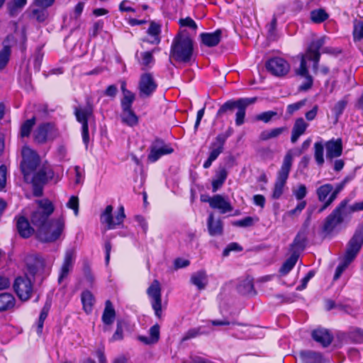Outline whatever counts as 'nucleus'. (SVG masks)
<instances>
[{
  "instance_id": "1",
  "label": "nucleus",
  "mask_w": 363,
  "mask_h": 363,
  "mask_svg": "<svg viewBox=\"0 0 363 363\" xmlns=\"http://www.w3.org/2000/svg\"><path fill=\"white\" fill-rule=\"evenodd\" d=\"M363 246V223L359 224L347 244L346 251L343 262L340 264L333 277L334 280L338 279L348 265L355 259Z\"/></svg>"
},
{
  "instance_id": "2",
  "label": "nucleus",
  "mask_w": 363,
  "mask_h": 363,
  "mask_svg": "<svg viewBox=\"0 0 363 363\" xmlns=\"http://www.w3.org/2000/svg\"><path fill=\"white\" fill-rule=\"evenodd\" d=\"M193 41L184 30L174 38L170 50V57L180 62H188L193 55Z\"/></svg>"
},
{
  "instance_id": "3",
  "label": "nucleus",
  "mask_w": 363,
  "mask_h": 363,
  "mask_svg": "<svg viewBox=\"0 0 363 363\" xmlns=\"http://www.w3.org/2000/svg\"><path fill=\"white\" fill-rule=\"evenodd\" d=\"M257 98H241L236 101L229 100L224 103L217 112V117H220L228 111H233L235 108L238 109L235 118V124L238 126L245 123L246 108L254 104Z\"/></svg>"
},
{
  "instance_id": "4",
  "label": "nucleus",
  "mask_w": 363,
  "mask_h": 363,
  "mask_svg": "<svg viewBox=\"0 0 363 363\" xmlns=\"http://www.w3.org/2000/svg\"><path fill=\"white\" fill-rule=\"evenodd\" d=\"M292 162L293 155L291 151H289L285 155L281 169L279 170L277 174V177L272 192V198L274 199H279L284 193V189L292 166Z\"/></svg>"
},
{
  "instance_id": "5",
  "label": "nucleus",
  "mask_w": 363,
  "mask_h": 363,
  "mask_svg": "<svg viewBox=\"0 0 363 363\" xmlns=\"http://www.w3.org/2000/svg\"><path fill=\"white\" fill-rule=\"evenodd\" d=\"M65 229L63 218L52 219L45 228L38 232V238L43 242H52L57 240Z\"/></svg>"
},
{
  "instance_id": "6",
  "label": "nucleus",
  "mask_w": 363,
  "mask_h": 363,
  "mask_svg": "<svg viewBox=\"0 0 363 363\" xmlns=\"http://www.w3.org/2000/svg\"><path fill=\"white\" fill-rule=\"evenodd\" d=\"M53 211L54 206L50 201L45 200L38 202V207L32 213L30 216L31 223L37 228V233L45 228L46 224L50 221L49 217Z\"/></svg>"
},
{
  "instance_id": "7",
  "label": "nucleus",
  "mask_w": 363,
  "mask_h": 363,
  "mask_svg": "<svg viewBox=\"0 0 363 363\" xmlns=\"http://www.w3.org/2000/svg\"><path fill=\"white\" fill-rule=\"evenodd\" d=\"M233 134L232 128H229L225 133L218 134L209 146V155L203 163V168H209L224 150V145L227 139Z\"/></svg>"
},
{
  "instance_id": "8",
  "label": "nucleus",
  "mask_w": 363,
  "mask_h": 363,
  "mask_svg": "<svg viewBox=\"0 0 363 363\" xmlns=\"http://www.w3.org/2000/svg\"><path fill=\"white\" fill-rule=\"evenodd\" d=\"M94 106L90 99H86L84 107H75L74 115L77 121L82 123V138L84 143H87L89 140L88 120L93 116Z\"/></svg>"
},
{
  "instance_id": "9",
  "label": "nucleus",
  "mask_w": 363,
  "mask_h": 363,
  "mask_svg": "<svg viewBox=\"0 0 363 363\" xmlns=\"http://www.w3.org/2000/svg\"><path fill=\"white\" fill-rule=\"evenodd\" d=\"M21 155L22 161L21 162V169L25 180L27 181L30 174L39 164L40 159L38 155L27 146L22 148Z\"/></svg>"
},
{
  "instance_id": "10",
  "label": "nucleus",
  "mask_w": 363,
  "mask_h": 363,
  "mask_svg": "<svg viewBox=\"0 0 363 363\" xmlns=\"http://www.w3.org/2000/svg\"><path fill=\"white\" fill-rule=\"evenodd\" d=\"M347 200H343L325 218L323 230L328 233H331L338 225L344 221L346 212Z\"/></svg>"
},
{
  "instance_id": "11",
  "label": "nucleus",
  "mask_w": 363,
  "mask_h": 363,
  "mask_svg": "<svg viewBox=\"0 0 363 363\" xmlns=\"http://www.w3.org/2000/svg\"><path fill=\"white\" fill-rule=\"evenodd\" d=\"M13 287L16 295L22 301L29 300L33 292V283L27 275L16 277Z\"/></svg>"
},
{
  "instance_id": "12",
  "label": "nucleus",
  "mask_w": 363,
  "mask_h": 363,
  "mask_svg": "<svg viewBox=\"0 0 363 363\" xmlns=\"http://www.w3.org/2000/svg\"><path fill=\"white\" fill-rule=\"evenodd\" d=\"M34 140L39 144H43L48 140H53L58 135L57 130L52 123L40 124L33 133Z\"/></svg>"
},
{
  "instance_id": "13",
  "label": "nucleus",
  "mask_w": 363,
  "mask_h": 363,
  "mask_svg": "<svg viewBox=\"0 0 363 363\" xmlns=\"http://www.w3.org/2000/svg\"><path fill=\"white\" fill-rule=\"evenodd\" d=\"M147 294L150 298L152 309L155 315L160 318L162 316V294L160 284L157 280H154L147 289Z\"/></svg>"
},
{
  "instance_id": "14",
  "label": "nucleus",
  "mask_w": 363,
  "mask_h": 363,
  "mask_svg": "<svg viewBox=\"0 0 363 363\" xmlns=\"http://www.w3.org/2000/svg\"><path fill=\"white\" fill-rule=\"evenodd\" d=\"M267 70L274 76L283 77L290 70L289 63L282 57L270 58L265 63Z\"/></svg>"
},
{
  "instance_id": "15",
  "label": "nucleus",
  "mask_w": 363,
  "mask_h": 363,
  "mask_svg": "<svg viewBox=\"0 0 363 363\" xmlns=\"http://www.w3.org/2000/svg\"><path fill=\"white\" fill-rule=\"evenodd\" d=\"M324 44V37L316 40H313L309 45L306 53L301 56V60L304 57L306 61L308 60L313 62V69L315 72H316L318 69V62L320 57V50Z\"/></svg>"
},
{
  "instance_id": "16",
  "label": "nucleus",
  "mask_w": 363,
  "mask_h": 363,
  "mask_svg": "<svg viewBox=\"0 0 363 363\" xmlns=\"http://www.w3.org/2000/svg\"><path fill=\"white\" fill-rule=\"evenodd\" d=\"M150 149V152L147 158L152 162H156L164 155H169L174 152V149L169 145L166 144L164 140L160 139H155Z\"/></svg>"
},
{
  "instance_id": "17",
  "label": "nucleus",
  "mask_w": 363,
  "mask_h": 363,
  "mask_svg": "<svg viewBox=\"0 0 363 363\" xmlns=\"http://www.w3.org/2000/svg\"><path fill=\"white\" fill-rule=\"evenodd\" d=\"M112 211L113 206L108 205L101 216V223H106L108 229H113L116 225H121L125 218L124 208L123 206L119 208L118 212L114 218L112 216Z\"/></svg>"
},
{
  "instance_id": "18",
  "label": "nucleus",
  "mask_w": 363,
  "mask_h": 363,
  "mask_svg": "<svg viewBox=\"0 0 363 363\" xmlns=\"http://www.w3.org/2000/svg\"><path fill=\"white\" fill-rule=\"evenodd\" d=\"M157 84L151 73H144L140 76L138 84L139 95L142 98L150 97L156 90Z\"/></svg>"
},
{
  "instance_id": "19",
  "label": "nucleus",
  "mask_w": 363,
  "mask_h": 363,
  "mask_svg": "<svg viewBox=\"0 0 363 363\" xmlns=\"http://www.w3.org/2000/svg\"><path fill=\"white\" fill-rule=\"evenodd\" d=\"M75 257L76 253L73 248H69L66 250L57 280L60 284L67 277L69 273L72 270Z\"/></svg>"
},
{
  "instance_id": "20",
  "label": "nucleus",
  "mask_w": 363,
  "mask_h": 363,
  "mask_svg": "<svg viewBox=\"0 0 363 363\" xmlns=\"http://www.w3.org/2000/svg\"><path fill=\"white\" fill-rule=\"evenodd\" d=\"M201 201L208 202L212 208L218 209L221 213H225L233 210L230 202L220 194H216L208 199H204L201 196Z\"/></svg>"
},
{
  "instance_id": "21",
  "label": "nucleus",
  "mask_w": 363,
  "mask_h": 363,
  "mask_svg": "<svg viewBox=\"0 0 363 363\" xmlns=\"http://www.w3.org/2000/svg\"><path fill=\"white\" fill-rule=\"evenodd\" d=\"M326 149V158L333 162L334 157H340L342 152V144L341 139H332L325 145Z\"/></svg>"
},
{
  "instance_id": "22",
  "label": "nucleus",
  "mask_w": 363,
  "mask_h": 363,
  "mask_svg": "<svg viewBox=\"0 0 363 363\" xmlns=\"http://www.w3.org/2000/svg\"><path fill=\"white\" fill-rule=\"evenodd\" d=\"M26 264L28 272L33 276H35L41 272L45 268L44 259L41 257L36 255L27 257Z\"/></svg>"
},
{
  "instance_id": "23",
  "label": "nucleus",
  "mask_w": 363,
  "mask_h": 363,
  "mask_svg": "<svg viewBox=\"0 0 363 363\" xmlns=\"http://www.w3.org/2000/svg\"><path fill=\"white\" fill-rule=\"evenodd\" d=\"M190 283L198 290H203L208 284V278L206 270L201 269L194 272L190 277Z\"/></svg>"
},
{
  "instance_id": "24",
  "label": "nucleus",
  "mask_w": 363,
  "mask_h": 363,
  "mask_svg": "<svg viewBox=\"0 0 363 363\" xmlns=\"http://www.w3.org/2000/svg\"><path fill=\"white\" fill-rule=\"evenodd\" d=\"M299 357L302 363H324L325 360L319 352L313 350H301L299 352Z\"/></svg>"
},
{
  "instance_id": "25",
  "label": "nucleus",
  "mask_w": 363,
  "mask_h": 363,
  "mask_svg": "<svg viewBox=\"0 0 363 363\" xmlns=\"http://www.w3.org/2000/svg\"><path fill=\"white\" fill-rule=\"evenodd\" d=\"M313 339L321 344L323 347H326L330 345L333 341V337L330 332L324 328H318L312 332Z\"/></svg>"
},
{
  "instance_id": "26",
  "label": "nucleus",
  "mask_w": 363,
  "mask_h": 363,
  "mask_svg": "<svg viewBox=\"0 0 363 363\" xmlns=\"http://www.w3.org/2000/svg\"><path fill=\"white\" fill-rule=\"evenodd\" d=\"M296 72L298 75H300L305 78V82L300 85L299 90L306 91L309 89L312 86L313 79L312 77L310 76L308 74L306 60L304 57L302 60H301L300 67L296 71Z\"/></svg>"
},
{
  "instance_id": "27",
  "label": "nucleus",
  "mask_w": 363,
  "mask_h": 363,
  "mask_svg": "<svg viewBox=\"0 0 363 363\" xmlns=\"http://www.w3.org/2000/svg\"><path fill=\"white\" fill-rule=\"evenodd\" d=\"M54 177V172L49 166L40 169L32 177V182L45 184Z\"/></svg>"
},
{
  "instance_id": "28",
  "label": "nucleus",
  "mask_w": 363,
  "mask_h": 363,
  "mask_svg": "<svg viewBox=\"0 0 363 363\" xmlns=\"http://www.w3.org/2000/svg\"><path fill=\"white\" fill-rule=\"evenodd\" d=\"M222 30L217 29L213 33H203L200 35L201 43L207 47H215L220 42Z\"/></svg>"
},
{
  "instance_id": "29",
  "label": "nucleus",
  "mask_w": 363,
  "mask_h": 363,
  "mask_svg": "<svg viewBox=\"0 0 363 363\" xmlns=\"http://www.w3.org/2000/svg\"><path fill=\"white\" fill-rule=\"evenodd\" d=\"M308 127V123H307L303 118H297L295 121L294 126L291 130V143H296L299 137L305 133Z\"/></svg>"
},
{
  "instance_id": "30",
  "label": "nucleus",
  "mask_w": 363,
  "mask_h": 363,
  "mask_svg": "<svg viewBox=\"0 0 363 363\" xmlns=\"http://www.w3.org/2000/svg\"><path fill=\"white\" fill-rule=\"evenodd\" d=\"M228 175V172L223 166H219L216 171L215 177L212 180V191H217L224 184Z\"/></svg>"
},
{
  "instance_id": "31",
  "label": "nucleus",
  "mask_w": 363,
  "mask_h": 363,
  "mask_svg": "<svg viewBox=\"0 0 363 363\" xmlns=\"http://www.w3.org/2000/svg\"><path fill=\"white\" fill-rule=\"evenodd\" d=\"M207 227L211 236L220 235L223 233V226L220 219L214 220L213 213H210L207 220Z\"/></svg>"
},
{
  "instance_id": "32",
  "label": "nucleus",
  "mask_w": 363,
  "mask_h": 363,
  "mask_svg": "<svg viewBox=\"0 0 363 363\" xmlns=\"http://www.w3.org/2000/svg\"><path fill=\"white\" fill-rule=\"evenodd\" d=\"M16 228L19 235L24 238H29L34 229L30 226L28 220L23 216L19 217L16 220Z\"/></svg>"
},
{
  "instance_id": "33",
  "label": "nucleus",
  "mask_w": 363,
  "mask_h": 363,
  "mask_svg": "<svg viewBox=\"0 0 363 363\" xmlns=\"http://www.w3.org/2000/svg\"><path fill=\"white\" fill-rule=\"evenodd\" d=\"M237 289L238 292L242 295L254 296L256 294V291L254 289L253 279L249 277L240 280Z\"/></svg>"
},
{
  "instance_id": "34",
  "label": "nucleus",
  "mask_w": 363,
  "mask_h": 363,
  "mask_svg": "<svg viewBox=\"0 0 363 363\" xmlns=\"http://www.w3.org/2000/svg\"><path fill=\"white\" fill-rule=\"evenodd\" d=\"M16 299L10 293L0 294V312L9 311L14 308Z\"/></svg>"
},
{
  "instance_id": "35",
  "label": "nucleus",
  "mask_w": 363,
  "mask_h": 363,
  "mask_svg": "<svg viewBox=\"0 0 363 363\" xmlns=\"http://www.w3.org/2000/svg\"><path fill=\"white\" fill-rule=\"evenodd\" d=\"M116 317V311L111 301H106L105 308L102 315V321L106 325H111Z\"/></svg>"
},
{
  "instance_id": "36",
  "label": "nucleus",
  "mask_w": 363,
  "mask_h": 363,
  "mask_svg": "<svg viewBox=\"0 0 363 363\" xmlns=\"http://www.w3.org/2000/svg\"><path fill=\"white\" fill-rule=\"evenodd\" d=\"M81 300L85 313L87 314L90 313L95 303L94 295L88 290L84 291L81 294Z\"/></svg>"
},
{
  "instance_id": "37",
  "label": "nucleus",
  "mask_w": 363,
  "mask_h": 363,
  "mask_svg": "<svg viewBox=\"0 0 363 363\" xmlns=\"http://www.w3.org/2000/svg\"><path fill=\"white\" fill-rule=\"evenodd\" d=\"M298 257V252H293L291 256L283 263L279 269V273L281 275H286L294 268Z\"/></svg>"
},
{
  "instance_id": "38",
  "label": "nucleus",
  "mask_w": 363,
  "mask_h": 363,
  "mask_svg": "<svg viewBox=\"0 0 363 363\" xmlns=\"http://www.w3.org/2000/svg\"><path fill=\"white\" fill-rule=\"evenodd\" d=\"M286 131H287V128L286 126L276 128L271 130H265L261 132L259 138L261 140L265 141L272 138H277Z\"/></svg>"
},
{
  "instance_id": "39",
  "label": "nucleus",
  "mask_w": 363,
  "mask_h": 363,
  "mask_svg": "<svg viewBox=\"0 0 363 363\" xmlns=\"http://www.w3.org/2000/svg\"><path fill=\"white\" fill-rule=\"evenodd\" d=\"M121 120L123 123L130 127L135 126L138 123V118L132 108L122 111Z\"/></svg>"
},
{
  "instance_id": "40",
  "label": "nucleus",
  "mask_w": 363,
  "mask_h": 363,
  "mask_svg": "<svg viewBox=\"0 0 363 363\" xmlns=\"http://www.w3.org/2000/svg\"><path fill=\"white\" fill-rule=\"evenodd\" d=\"M306 235L303 233H298L291 245V251L300 252L303 250L306 246Z\"/></svg>"
},
{
  "instance_id": "41",
  "label": "nucleus",
  "mask_w": 363,
  "mask_h": 363,
  "mask_svg": "<svg viewBox=\"0 0 363 363\" xmlns=\"http://www.w3.org/2000/svg\"><path fill=\"white\" fill-rule=\"evenodd\" d=\"M333 190V186L330 184H325L318 187L316 190L318 200L321 202L327 201V197L331 194Z\"/></svg>"
},
{
  "instance_id": "42",
  "label": "nucleus",
  "mask_w": 363,
  "mask_h": 363,
  "mask_svg": "<svg viewBox=\"0 0 363 363\" xmlns=\"http://www.w3.org/2000/svg\"><path fill=\"white\" fill-rule=\"evenodd\" d=\"M135 99V95L132 91L126 92V94H123V98L121 101L122 111H126L128 108H132V105Z\"/></svg>"
},
{
  "instance_id": "43",
  "label": "nucleus",
  "mask_w": 363,
  "mask_h": 363,
  "mask_svg": "<svg viewBox=\"0 0 363 363\" xmlns=\"http://www.w3.org/2000/svg\"><path fill=\"white\" fill-rule=\"evenodd\" d=\"M161 32L160 25L152 21L150 23V27L147 30V33L155 38L154 40L152 41V43L158 44L160 42V38L159 35Z\"/></svg>"
},
{
  "instance_id": "44",
  "label": "nucleus",
  "mask_w": 363,
  "mask_h": 363,
  "mask_svg": "<svg viewBox=\"0 0 363 363\" xmlns=\"http://www.w3.org/2000/svg\"><path fill=\"white\" fill-rule=\"evenodd\" d=\"M314 157L319 166H322L324 163L323 152L324 145L321 142H317L314 144Z\"/></svg>"
},
{
  "instance_id": "45",
  "label": "nucleus",
  "mask_w": 363,
  "mask_h": 363,
  "mask_svg": "<svg viewBox=\"0 0 363 363\" xmlns=\"http://www.w3.org/2000/svg\"><path fill=\"white\" fill-rule=\"evenodd\" d=\"M328 18V13L325 10L320 9L313 10L311 12V19L313 22L320 23L325 21Z\"/></svg>"
},
{
  "instance_id": "46",
  "label": "nucleus",
  "mask_w": 363,
  "mask_h": 363,
  "mask_svg": "<svg viewBox=\"0 0 363 363\" xmlns=\"http://www.w3.org/2000/svg\"><path fill=\"white\" fill-rule=\"evenodd\" d=\"M46 8L40 7L39 9H33L30 13V17L35 18L38 22H43L48 18V13Z\"/></svg>"
},
{
  "instance_id": "47",
  "label": "nucleus",
  "mask_w": 363,
  "mask_h": 363,
  "mask_svg": "<svg viewBox=\"0 0 363 363\" xmlns=\"http://www.w3.org/2000/svg\"><path fill=\"white\" fill-rule=\"evenodd\" d=\"M35 123V118L33 117L30 119L26 121L21 127V137H28L33 125Z\"/></svg>"
},
{
  "instance_id": "48",
  "label": "nucleus",
  "mask_w": 363,
  "mask_h": 363,
  "mask_svg": "<svg viewBox=\"0 0 363 363\" xmlns=\"http://www.w3.org/2000/svg\"><path fill=\"white\" fill-rule=\"evenodd\" d=\"M11 54V50L3 48L0 50V70L4 69L8 65Z\"/></svg>"
},
{
  "instance_id": "49",
  "label": "nucleus",
  "mask_w": 363,
  "mask_h": 363,
  "mask_svg": "<svg viewBox=\"0 0 363 363\" xmlns=\"http://www.w3.org/2000/svg\"><path fill=\"white\" fill-rule=\"evenodd\" d=\"M277 116V113L274 111H268L262 112L256 116L255 119L257 121H262L265 123L270 122L274 117Z\"/></svg>"
},
{
  "instance_id": "50",
  "label": "nucleus",
  "mask_w": 363,
  "mask_h": 363,
  "mask_svg": "<svg viewBox=\"0 0 363 363\" xmlns=\"http://www.w3.org/2000/svg\"><path fill=\"white\" fill-rule=\"evenodd\" d=\"M203 334V332L201 331V328H194L189 329L186 333L183 335L181 342H185L190 339L194 338L200 335Z\"/></svg>"
},
{
  "instance_id": "51",
  "label": "nucleus",
  "mask_w": 363,
  "mask_h": 363,
  "mask_svg": "<svg viewBox=\"0 0 363 363\" xmlns=\"http://www.w3.org/2000/svg\"><path fill=\"white\" fill-rule=\"evenodd\" d=\"M353 37L354 40H360L363 38V21L354 23Z\"/></svg>"
},
{
  "instance_id": "52",
  "label": "nucleus",
  "mask_w": 363,
  "mask_h": 363,
  "mask_svg": "<svg viewBox=\"0 0 363 363\" xmlns=\"http://www.w3.org/2000/svg\"><path fill=\"white\" fill-rule=\"evenodd\" d=\"M306 201H301L299 202L296 208L294 209H291L286 213V215L290 217H296L298 216L301 211L306 208Z\"/></svg>"
},
{
  "instance_id": "53",
  "label": "nucleus",
  "mask_w": 363,
  "mask_h": 363,
  "mask_svg": "<svg viewBox=\"0 0 363 363\" xmlns=\"http://www.w3.org/2000/svg\"><path fill=\"white\" fill-rule=\"evenodd\" d=\"M150 337L151 338L152 342L155 344L160 339V326L158 324H155L152 326L149 330Z\"/></svg>"
},
{
  "instance_id": "54",
  "label": "nucleus",
  "mask_w": 363,
  "mask_h": 363,
  "mask_svg": "<svg viewBox=\"0 0 363 363\" xmlns=\"http://www.w3.org/2000/svg\"><path fill=\"white\" fill-rule=\"evenodd\" d=\"M67 206L74 211V215L77 216L79 213V199L77 196H72L67 203Z\"/></svg>"
},
{
  "instance_id": "55",
  "label": "nucleus",
  "mask_w": 363,
  "mask_h": 363,
  "mask_svg": "<svg viewBox=\"0 0 363 363\" xmlns=\"http://www.w3.org/2000/svg\"><path fill=\"white\" fill-rule=\"evenodd\" d=\"M347 105V101L345 100H340L338 102L336 103L335 105L333 111L336 116L337 118L340 117V115L343 113V111L345 110Z\"/></svg>"
},
{
  "instance_id": "56",
  "label": "nucleus",
  "mask_w": 363,
  "mask_h": 363,
  "mask_svg": "<svg viewBox=\"0 0 363 363\" xmlns=\"http://www.w3.org/2000/svg\"><path fill=\"white\" fill-rule=\"evenodd\" d=\"M156 49L152 50L151 52H141V58L142 62L141 64L145 66H148L151 62H153L154 58L152 56V53L155 52Z\"/></svg>"
},
{
  "instance_id": "57",
  "label": "nucleus",
  "mask_w": 363,
  "mask_h": 363,
  "mask_svg": "<svg viewBox=\"0 0 363 363\" xmlns=\"http://www.w3.org/2000/svg\"><path fill=\"white\" fill-rule=\"evenodd\" d=\"M179 24L181 26L183 27H189L190 28H192L193 30H196L197 25L196 22L190 17H186L185 18H181L179 19Z\"/></svg>"
},
{
  "instance_id": "58",
  "label": "nucleus",
  "mask_w": 363,
  "mask_h": 363,
  "mask_svg": "<svg viewBox=\"0 0 363 363\" xmlns=\"http://www.w3.org/2000/svg\"><path fill=\"white\" fill-rule=\"evenodd\" d=\"M306 104V100H301L294 104H291L288 105L287 106V113L290 116L292 115L294 112L299 110L302 106H303Z\"/></svg>"
},
{
  "instance_id": "59",
  "label": "nucleus",
  "mask_w": 363,
  "mask_h": 363,
  "mask_svg": "<svg viewBox=\"0 0 363 363\" xmlns=\"http://www.w3.org/2000/svg\"><path fill=\"white\" fill-rule=\"evenodd\" d=\"M252 224L253 219L250 216L245 217L242 220H236L233 223V225L242 228L249 227L252 225Z\"/></svg>"
},
{
  "instance_id": "60",
  "label": "nucleus",
  "mask_w": 363,
  "mask_h": 363,
  "mask_svg": "<svg viewBox=\"0 0 363 363\" xmlns=\"http://www.w3.org/2000/svg\"><path fill=\"white\" fill-rule=\"evenodd\" d=\"M297 200H302L307 194V189L304 184H300L298 189L294 191Z\"/></svg>"
},
{
  "instance_id": "61",
  "label": "nucleus",
  "mask_w": 363,
  "mask_h": 363,
  "mask_svg": "<svg viewBox=\"0 0 363 363\" xmlns=\"http://www.w3.org/2000/svg\"><path fill=\"white\" fill-rule=\"evenodd\" d=\"M6 184V167L5 165L0 167V191H2Z\"/></svg>"
},
{
  "instance_id": "62",
  "label": "nucleus",
  "mask_w": 363,
  "mask_h": 363,
  "mask_svg": "<svg viewBox=\"0 0 363 363\" xmlns=\"http://www.w3.org/2000/svg\"><path fill=\"white\" fill-rule=\"evenodd\" d=\"M242 247L236 242H231L228 247L223 250V255L226 257L229 255L231 251H241Z\"/></svg>"
},
{
  "instance_id": "63",
  "label": "nucleus",
  "mask_w": 363,
  "mask_h": 363,
  "mask_svg": "<svg viewBox=\"0 0 363 363\" xmlns=\"http://www.w3.org/2000/svg\"><path fill=\"white\" fill-rule=\"evenodd\" d=\"M104 95L111 98H115L118 94V87L115 84L109 85L104 92Z\"/></svg>"
},
{
  "instance_id": "64",
  "label": "nucleus",
  "mask_w": 363,
  "mask_h": 363,
  "mask_svg": "<svg viewBox=\"0 0 363 363\" xmlns=\"http://www.w3.org/2000/svg\"><path fill=\"white\" fill-rule=\"evenodd\" d=\"M351 335L355 342H362L363 341V330L361 329H355Z\"/></svg>"
}]
</instances>
